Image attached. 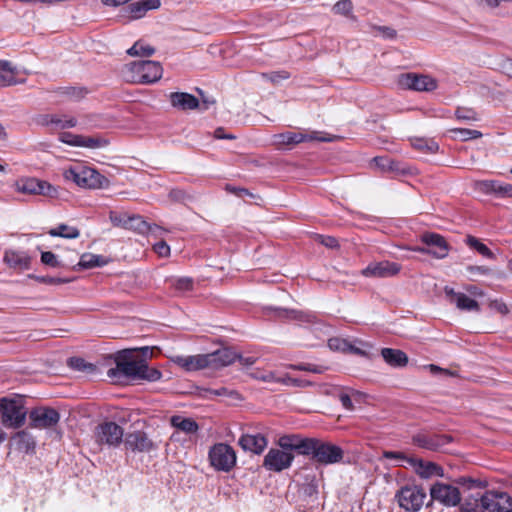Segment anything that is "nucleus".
I'll list each match as a JSON object with an SVG mask.
<instances>
[{"label": "nucleus", "mask_w": 512, "mask_h": 512, "mask_svg": "<svg viewBox=\"0 0 512 512\" xmlns=\"http://www.w3.org/2000/svg\"><path fill=\"white\" fill-rule=\"evenodd\" d=\"M250 376L253 379H256V380H259V381H263V382H267V383H271V382L277 383V379H278V376L274 372H272V371H264V370H261V369L254 370L253 372L250 373Z\"/></svg>", "instance_id": "nucleus-49"}, {"label": "nucleus", "mask_w": 512, "mask_h": 512, "mask_svg": "<svg viewBox=\"0 0 512 512\" xmlns=\"http://www.w3.org/2000/svg\"><path fill=\"white\" fill-rule=\"evenodd\" d=\"M400 265L395 262L381 261L370 263L366 268L361 271L365 277L385 278L391 277L400 272Z\"/></svg>", "instance_id": "nucleus-18"}, {"label": "nucleus", "mask_w": 512, "mask_h": 512, "mask_svg": "<svg viewBox=\"0 0 512 512\" xmlns=\"http://www.w3.org/2000/svg\"><path fill=\"white\" fill-rule=\"evenodd\" d=\"M209 461L217 471L229 472L236 465L235 450L226 443H216L209 450Z\"/></svg>", "instance_id": "nucleus-7"}, {"label": "nucleus", "mask_w": 512, "mask_h": 512, "mask_svg": "<svg viewBox=\"0 0 512 512\" xmlns=\"http://www.w3.org/2000/svg\"><path fill=\"white\" fill-rule=\"evenodd\" d=\"M453 132L462 140L467 141L471 139H478L482 137V133L478 130L459 128L453 130Z\"/></svg>", "instance_id": "nucleus-52"}, {"label": "nucleus", "mask_w": 512, "mask_h": 512, "mask_svg": "<svg viewBox=\"0 0 512 512\" xmlns=\"http://www.w3.org/2000/svg\"><path fill=\"white\" fill-rule=\"evenodd\" d=\"M123 435V428L112 421L103 422L95 429V440L99 445L118 446Z\"/></svg>", "instance_id": "nucleus-11"}, {"label": "nucleus", "mask_w": 512, "mask_h": 512, "mask_svg": "<svg viewBox=\"0 0 512 512\" xmlns=\"http://www.w3.org/2000/svg\"><path fill=\"white\" fill-rule=\"evenodd\" d=\"M465 243L471 249L476 250L483 257L488 259H495V254L491 251V249L475 236L467 235L465 238Z\"/></svg>", "instance_id": "nucleus-36"}, {"label": "nucleus", "mask_w": 512, "mask_h": 512, "mask_svg": "<svg viewBox=\"0 0 512 512\" xmlns=\"http://www.w3.org/2000/svg\"><path fill=\"white\" fill-rule=\"evenodd\" d=\"M238 444L243 450L259 455L266 449L268 440L260 433L244 434L240 437Z\"/></svg>", "instance_id": "nucleus-22"}, {"label": "nucleus", "mask_w": 512, "mask_h": 512, "mask_svg": "<svg viewBox=\"0 0 512 512\" xmlns=\"http://www.w3.org/2000/svg\"><path fill=\"white\" fill-rule=\"evenodd\" d=\"M169 100L174 108L179 110H193L199 106V100L192 94L186 92H172Z\"/></svg>", "instance_id": "nucleus-26"}, {"label": "nucleus", "mask_w": 512, "mask_h": 512, "mask_svg": "<svg viewBox=\"0 0 512 512\" xmlns=\"http://www.w3.org/2000/svg\"><path fill=\"white\" fill-rule=\"evenodd\" d=\"M294 453L283 451L280 448H271L264 456L262 466L271 472H281L291 467Z\"/></svg>", "instance_id": "nucleus-12"}, {"label": "nucleus", "mask_w": 512, "mask_h": 512, "mask_svg": "<svg viewBox=\"0 0 512 512\" xmlns=\"http://www.w3.org/2000/svg\"><path fill=\"white\" fill-rule=\"evenodd\" d=\"M162 377V373L160 370L154 367H149L145 360H142L140 374L138 379L146 380L149 382H155L160 380Z\"/></svg>", "instance_id": "nucleus-39"}, {"label": "nucleus", "mask_w": 512, "mask_h": 512, "mask_svg": "<svg viewBox=\"0 0 512 512\" xmlns=\"http://www.w3.org/2000/svg\"><path fill=\"white\" fill-rule=\"evenodd\" d=\"M451 442L452 437L448 434H439L428 431H421L412 437V443L415 446L430 451H439Z\"/></svg>", "instance_id": "nucleus-13"}, {"label": "nucleus", "mask_w": 512, "mask_h": 512, "mask_svg": "<svg viewBox=\"0 0 512 512\" xmlns=\"http://www.w3.org/2000/svg\"><path fill=\"white\" fill-rule=\"evenodd\" d=\"M18 445L20 450H24L28 452L29 450H33L35 448L34 438L26 431H19L13 437Z\"/></svg>", "instance_id": "nucleus-41"}, {"label": "nucleus", "mask_w": 512, "mask_h": 512, "mask_svg": "<svg viewBox=\"0 0 512 512\" xmlns=\"http://www.w3.org/2000/svg\"><path fill=\"white\" fill-rule=\"evenodd\" d=\"M64 176L67 180L75 182L81 188L97 189L108 183L106 177L98 171L87 166H75L66 170Z\"/></svg>", "instance_id": "nucleus-4"}, {"label": "nucleus", "mask_w": 512, "mask_h": 512, "mask_svg": "<svg viewBox=\"0 0 512 512\" xmlns=\"http://www.w3.org/2000/svg\"><path fill=\"white\" fill-rule=\"evenodd\" d=\"M456 483L459 485H462V486H466L468 489L485 488L488 485L487 481H485V480L474 479V478L465 477V476L459 477L456 480Z\"/></svg>", "instance_id": "nucleus-48"}, {"label": "nucleus", "mask_w": 512, "mask_h": 512, "mask_svg": "<svg viewBox=\"0 0 512 512\" xmlns=\"http://www.w3.org/2000/svg\"><path fill=\"white\" fill-rule=\"evenodd\" d=\"M168 197L172 201L183 202L187 198V194L184 190L175 188L170 190Z\"/></svg>", "instance_id": "nucleus-60"}, {"label": "nucleus", "mask_w": 512, "mask_h": 512, "mask_svg": "<svg viewBox=\"0 0 512 512\" xmlns=\"http://www.w3.org/2000/svg\"><path fill=\"white\" fill-rule=\"evenodd\" d=\"M314 239L316 242H318L330 249H338L340 247L337 238H335L333 236L315 234Z\"/></svg>", "instance_id": "nucleus-53"}, {"label": "nucleus", "mask_w": 512, "mask_h": 512, "mask_svg": "<svg viewBox=\"0 0 512 512\" xmlns=\"http://www.w3.org/2000/svg\"><path fill=\"white\" fill-rule=\"evenodd\" d=\"M16 69L9 61L0 60V87L10 86L16 83Z\"/></svg>", "instance_id": "nucleus-32"}, {"label": "nucleus", "mask_w": 512, "mask_h": 512, "mask_svg": "<svg viewBox=\"0 0 512 512\" xmlns=\"http://www.w3.org/2000/svg\"><path fill=\"white\" fill-rule=\"evenodd\" d=\"M129 217L130 215L127 213H118L111 211L109 214V219L113 226L121 227L124 229H127Z\"/></svg>", "instance_id": "nucleus-50"}, {"label": "nucleus", "mask_w": 512, "mask_h": 512, "mask_svg": "<svg viewBox=\"0 0 512 512\" xmlns=\"http://www.w3.org/2000/svg\"><path fill=\"white\" fill-rule=\"evenodd\" d=\"M211 357L208 354L176 356L173 362L187 372L210 369Z\"/></svg>", "instance_id": "nucleus-20"}, {"label": "nucleus", "mask_w": 512, "mask_h": 512, "mask_svg": "<svg viewBox=\"0 0 512 512\" xmlns=\"http://www.w3.org/2000/svg\"><path fill=\"white\" fill-rule=\"evenodd\" d=\"M381 356L392 367H405L408 363V356L399 349L383 348Z\"/></svg>", "instance_id": "nucleus-30"}, {"label": "nucleus", "mask_w": 512, "mask_h": 512, "mask_svg": "<svg viewBox=\"0 0 512 512\" xmlns=\"http://www.w3.org/2000/svg\"><path fill=\"white\" fill-rule=\"evenodd\" d=\"M30 426L37 429L52 428L58 424L60 415L57 410L49 407H38L29 413Z\"/></svg>", "instance_id": "nucleus-16"}, {"label": "nucleus", "mask_w": 512, "mask_h": 512, "mask_svg": "<svg viewBox=\"0 0 512 512\" xmlns=\"http://www.w3.org/2000/svg\"><path fill=\"white\" fill-rule=\"evenodd\" d=\"M376 167L382 172L392 173L394 175H406L409 170L402 166L399 161L393 160L386 156H377L373 158Z\"/></svg>", "instance_id": "nucleus-27"}, {"label": "nucleus", "mask_w": 512, "mask_h": 512, "mask_svg": "<svg viewBox=\"0 0 512 512\" xmlns=\"http://www.w3.org/2000/svg\"><path fill=\"white\" fill-rule=\"evenodd\" d=\"M498 180H482L476 183V187L479 191L485 194H496L498 195Z\"/></svg>", "instance_id": "nucleus-47"}, {"label": "nucleus", "mask_w": 512, "mask_h": 512, "mask_svg": "<svg viewBox=\"0 0 512 512\" xmlns=\"http://www.w3.org/2000/svg\"><path fill=\"white\" fill-rule=\"evenodd\" d=\"M26 410L17 400L0 399V423L5 428L17 429L21 427L26 419Z\"/></svg>", "instance_id": "nucleus-6"}, {"label": "nucleus", "mask_w": 512, "mask_h": 512, "mask_svg": "<svg viewBox=\"0 0 512 512\" xmlns=\"http://www.w3.org/2000/svg\"><path fill=\"white\" fill-rule=\"evenodd\" d=\"M308 447L305 456H310L319 465L339 463L344 457V451L340 446L318 438H310Z\"/></svg>", "instance_id": "nucleus-2"}, {"label": "nucleus", "mask_w": 512, "mask_h": 512, "mask_svg": "<svg viewBox=\"0 0 512 512\" xmlns=\"http://www.w3.org/2000/svg\"><path fill=\"white\" fill-rule=\"evenodd\" d=\"M4 261L11 268L27 270L30 268L31 257L23 251L9 250L4 254Z\"/></svg>", "instance_id": "nucleus-28"}, {"label": "nucleus", "mask_w": 512, "mask_h": 512, "mask_svg": "<svg viewBox=\"0 0 512 512\" xmlns=\"http://www.w3.org/2000/svg\"><path fill=\"white\" fill-rule=\"evenodd\" d=\"M418 467L424 469L423 471L419 472V474L422 477H429V476L433 475L437 470L440 469L437 464L432 463V462L425 463L424 461H423V466H418Z\"/></svg>", "instance_id": "nucleus-59"}, {"label": "nucleus", "mask_w": 512, "mask_h": 512, "mask_svg": "<svg viewBox=\"0 0 512 512\" xmlns=\"http://www.w3.org/2000/svg\"><path fill=\"white\" fill-rule=\"evenodd\" d=\"M421 242L430 248L431 256L443 259L448 256L450 245L445 237L435 232H425L420 237Z\"/></svg>", "instance_id": "nucleus-17"}, {"label": "nucleus", "mask_w": 512, "mask_h": 512, "mask_svg": "<svg viewBox=\"0 0 512 512\" xmlns=\"http://www.w3.org/2000/svg\"><path fill=\"white\" fill-rule=\"evenodd\" d=\"M41 262L45 265H48L50 267H57L59 265L56 256L54 253L47 251L42 252L41 254Z\"/></svg>", "instance_id": "nucleus-58"}, {"label": "nucleus", "mask_w": 512, "mask_h": 512, "mask_svg": "<svg viewBox=\"0 0 512 512\" xmlns=\"http://www.w3.org/2000/svg\"><path fill=\"white\" fill-rule=\"evenodd\" d=\"M225 190L230 192V193H232V194H235L238 197H244V196H250L251 195V193L249 192L248 189L240 188V187H235V186H232L230 184L226 185Z\"/></svg>", "instance_id": "nucleus-62"}, {"label": "nucleus", "mask_w": 512, "mask_h": 512, "mask_svg": "<svg viewBox=\"0 0 512 512\" xmlns=\"http://www.w3.org/2000/svg\"><path fill=\"white\" fill-rule=\"evenodd\" d=\"M208 356L211 357L210 369L213 370L231 365L237 360V353L229 348H223L212 353H208Z\"/></svg>", "instance_id": "nucleus-25"}, {"label": "nucleus", "mask_w": 512, "mask_h": 512, "mask_svg": "<svg viewBox=\"0 0 512 512\" xmlns=\"http://www.w3.org/2000/svg\"><path fill=\"white\" fill-rule=\"evenodd\" d=\"M48 234L52 237H62L66 239H75L80 236V231L74 226L67 224H60L55 228L48 231Z\"/></svg>", "instance_id": "nucleus-34"}, {"label": "nucleus", "mask_w": 512, "mask_h": 512, "mask_svg": "<svg viewBox=\"0 0 512 512\" xmlns=\"http://www.w3.org/2000/svg\"><path fill=\"white\" fill-rule=\"evenodd\" d=\"M431 500L427 503L430 506L433 501H437L446 507H455L460 504L461 493L459 489L450 484L436 482L430 488Z\"/></svg>", "instance_id": "nucleus-8"}, {"label": "nucleus", "mask_w": 512, "mask_h": 512, "mask_svg": "<svg viewBox=\"0 0 512 512\" xmlns=\"http://www.w3.org/2000/svg\"><path fill=\"white\" fill-rule=\"evenodd\" d=\"M398 83L402 88L419 92L433 91L437 87V82L432 77L415 73L401 74Z\"/></svg>", "instance_id": "nucleus-15"}, {"label": "nucleus", "mask_w": 512, "mask_h": 512, "mask_svg": "<svg viewBox=\"0 0 512 512\" xmlns=\"http://www.w3.org/2000/svg\"><path fill=\"white\" fill-rule=\"evenodd\" d=\"M124 445L132 452H149L153 449V442L143 431H134L126 435Z\"/></svg>", "instance_id": "nucleus-21"}, {"label": "nucleus", "mask_w": 512, "mask_h": 512, "mask_svg": "<svg viewBox=\"0 0 512 512\" xmlns=\"http://www.w3.org/2000/svg\"><path fill=\"white\" fill-rule=\"evenodd\" d=\"M77 147H86V148H100L104 147L108 144V141L99 136H83L81 135V139L79 142H74Z\"/></svg>", "instance_id": "nucleus-42"}, {"label": "nucleus", "mask_w": 512, "mask_h": 512, "mask_svg": "<svg viewBox=\"0 0 512 512\" xmlns=\"http://www.w3.org/2000/svg\"><path fill=\"white\" fill-rule=\"evenodd\" d=\"M427 494L425 489L416 484H406L395 494V499L400 508L407 512H418L422 508Z\"/></svg>", "instance_id": "nucleus-5"}, {"label": "nucleus", "mask_w": 512, "mask_h": 512, "mask_svg": "<svg viewBox=\"0 0 512 512\" xmlns=\"http://www.w3.org/2000/svg\"><path fill=\"white\" fill-rule=\"evenodd\" d=\"M107 264V260L101 255L84 253L78 262V266L82 269H90L94 267H102Z\"/></svg>", "instance_id": "nucleus-35"}, {"label": "nucleus", "mask_w": 512, "mask_h": 512, "mask_svg": "<svg viewBox=\"0 0 512 512\" xmlns=\"http://www.w3.org/2000/svg\"><path fill=\"white\" fill-rule=\"evenodd\" d=\"M500 197H512V184L499 182L498 195Z\"/></svg>", "instance_id": "nucleus-63"}, {"label": "nucleus", "mask_w": 512, "mask_h": 512, "mask_svg": "<svg viewBox=\"0 0 512 512\" xmlns=\"http://www.w3.org/2000/svg\"><path fill=\"white\" fill-rule=\"evenodd\" d=\"M17 190L24 194L44 195L53 197L56 195V189L47 181L39 180L33 177L21 178L16 182Z\"/></svg>", "instance_id": "nucleus-14"}, {"label": "nucleus", "mask_w": 512, "mask_h": 512, "mask_svg": "<svg viewBox=\"0 0 512 512\" xmlns=\"http://www.w3.org/2000/svg\"><path fill=\"white\" fill-rule=\"evenodd\" d=\"M262 77L274 84H278L283 80L289 79L291 74L286 70H279L270 73H263Z\"/></svg>", "instance_id": "nucleus-51"}, {"label": "nucleus", "mask_w": 512, "mask_h": 512, "mask_svg": "<svg viewBox=\"0 0 512 512\" xmlns=\"http://www.w3.org/2000/svg\"><path fill=\"white\" fill-rule=\"evenodd\" d=\"M162 73L161 64L151 60L133 61L120 69L121 78L128 83H155L162 77Z\"/></svg>", "instance_id": "nucleus-1"}, {"label": "nucleus", "mask_w": 512, "mask_h": 512, "mask_svg": "<svg viewBox=\"0 0 512 512\" xmlns=\"http://www.w3.org/2000/svg\"><path fill=\"white\" fill-rule=\"evenodd\" d=\"M360 395H361V393L359 391H355V390H351V394L346 393V392H341L339 394V400H340L342 406L346 410L352 411L354 409V405H353L351 397L352 396H360Z\"/></svg>", "instance_id": "nucleus-56"}, {"label": "nucleus", "mask_w": 512, "mask_h": 512, "mask_svg": "<svg viewBox=\"0 0 512 512\" xmlns=\"http://www.w3.org/2000/svg\"><path fill=\"white\" fill-rule=\"evenodd\" d=\"M142 360H133L128 352H124L116 359V367L108 370V376L116 378L125 376L132 379H138L140 374Z\"/></svg>", "instance_id": "nucleus-10"}, {"label": "nucleus", "mask_w": 512, "mask_h": 512, "mask_svg": "<svg viewBox=\"0 0 512 512\" xmlns=\"http://www.w3.org/2000/svg\"><path fill=\"white\" fill-rule=\"evenodd\" d=\"M155 49L145 44L143 41H136L132 47L127 50V54L130 56H141V57H149L153 55Z\"/></svg>", "instance_id": "nucleus-43"}, {"label": "nucleus", "mask_w": 512, "mask_h": 512, "mask_svg": "<svg viewBox=\"0 0 512 512\" xmlns=\"http://www.w3.org/2000/svg\"><path fill=\"white\" fill-rule=\"evenodd\" d=\"M153 250L160 257H167L170 255V247L164 240L155 243L153 245Z\"/></svg>", "instance_id": "nucleus-57"}, {"label": "nucleus", "mask_w": 512, "mask_h": 512, "mask_svg": "<svg viewBox=\"0 0 512 512\" xmlns=\"http://www.w3.org/2000/svg\"><path fill=\"white\" fill-rule=\"evenodd\" d=\"M315 138L311 135L303 134L300 132L286 131L274 135V143L280 147H292L296 144L314 140Z\"/></svg>", "instance_id": "nucleus-24"}, {"label": "nucleus", "mask_w": 512, "mask_h": 512, "mask_svg": "<svg viewBox=\"0 0 512 512\" xmlns=\"http://www.w3.org/2000/svg\"><path fill=\"white\" fill-rule=\"evenodd\" d=\"M352 9V2H336L332 8L335 14L353 18L351 15Z\"/></svg>", "instance_id": "nucleus-55"}, {"label": "nucleus", "mask_w": 512, "mask_h": 512, "mask_svg": "<svg viewBox=\"0 0 512 512\" xmlns=\"http://www.w3.org/2000/svg\"><path fill=\"white\" fill-rule=\"evenodd\" d=\"M288 367L292 370L306 371L315 374H322L328 369V367L324 365H317L312 363L290 364Z\"/></svg>", "instance_id": "nucleus-45"}, {"label": "nucleus", "mask_w": 512, "mask_h": 512, "mask_svg": "<svg viewBox=\"0 0 512 512\" xmlns=\"http://www.w3.org/2000/svg\"><path fill=\"white\" fill-rule=\"evenodd\" d=\"M467 271L470 274H481V275H489L491 273V269L487 266H478V265H470L467 267Z\"/></svg>", "instance_id": "nucleus-64"}, {"label": "nucleus", "mask_w": 512, "mask_h": 512, "mask_svg": "<svg viewBox=\"0 0 512 512\" xmlns=\"http://www.w3.org/2000/svg\"><path fill=\"white\" fill-rule=\"evenodd\" d=\"M277 383H280V384H283L286 386H294V387H301V388L313 385V383L308 380L294 378V377L289 376L288 374L278 377Z\"/></svg>", "instance_id": "nucleus-46"}, {"label": "nucleus", "mask_w": 512, "mask_h": 512, "mask_svg": "<svg viewBox=\"0 0 512 512\" xmlns=\"http://www.w3.org/2000/svg\"><path fill=\"white\" fill-rule=\"evenodd\" d=\"M172 286L179 292L191 291L193 289V280L189 277H182L173 280Z\"/></svg>", "instance_id": "nucleus-54"}, {"label": "nucleus", "mask_w": 512, "mask_h": 512, "mask_svg": "<svg viewBox=\"0 0 512 512\" xmlns=\"http://www.w3.org/2000/svg\"><path fill=\"white\" fill-rule=\"evenodd\" d=\"M101 4L115 11V17L119 21L129 22L142 18L149 10L158 9L161 2H101Z\"/></svg>", "instance_id": "nucleus-3"}, {"label": "nucleus", "mask_w": 512, "mask_h": 512, "mask_svg": "<svg viewBox=\"0 0 512 512\" xmlns=\"http://www.w3.org/2000/svg\"><path fill=\"white\" fill-rule=\"evenodd\" d=\"M41 123L58 129H66L75 127L77 120L74 117H68L66 115L47 114L42 117Z\"/></svg>", "instance_id": "nucleus-29"}, {"label": "nucleus", "mask_w": 512, "mask_h": 512, "mask_svg": "<svg viewBox=\"0 0 512 512\" xmlns=\"http://www.w3.org/2000/svg\"><path fill=\"white\" fill-rule=\"evenodd\" d=\"M445 294L460 310L480 311L479 303L464 293L455 292L452 288L445 287Z\"/></svg>", "instance_id": "nucleus-23"}, {"label": "nucleus", "mask_w": 512, "mask_h": 512, "mask_svg": "<svg viewBox=\"0 0 512 512\" xmlns=\"http://www.w3.org/2000/svg\"><path fill=\"white\" fill-rule=\"evenodd\" d=\"M485 512H512V497L504 491L487 490L481 495Z\"/></svg>", "instance_id": "nucleus-9"}, {"label": "nucleus", "mask_w": 512, "mask_h": 512, "mask_svg": "<svg viewBox=\"0 0 512 512\" xmlns=\"http://www.w3.org/2000/svg\"><path fill=\"white\" fill-rule=\"evenodd\" d=\"M459 512H485L484 504L481 501V495H471L460 501Z\"/></svg>", "instance_id": "nucleus-33"}, {"label": "nucleus", "mask_w": 512, "mask_h": 512, "mask_svg": "<svg viewBox=\"0 0 512 512\" xmlns=\"http://www.w3.org/2000/svg\"><path fill=\"white\" fill-rule=\"evenodd\" d=\"M310 438H304L299 434H287L279 437L277 445L283 451L297 452L300 455L305 456L309 444Z\"/></svg>", "instance_id": "nucleus-19"}, {"label": "nucleus", "mask_w": 512, "mask_h": 512, "mask_svg": "<svg viewBox=\"0 0 512 512\" xmlns=\"http://www.w3.org/2000/svg\"><path fill=\"white\" fill-rule=\"evenodd\" d=\"M59 139L61 142L65 143V144H68L71 146H76V144L74 142H79V139H81V135H76V134H72L69 132H65L60 135Z\"/></svg>", "instance_id": "nucleus-61"}, {"label": "nucleus", "mask_w": 512, "mask_h": 512, "mask_svg": "<svg viewBox=\"0 0 512 512\" xmlns=\"http://www.w3.org/2000/svg\"><path fill=\"white\" fill-rule=\"evenodd\" d=\"M412 146L418 151L424 152V153H436L439 149V145L434 140L424 139V138H417L412 141Z\"/></svg>", "instance_id": "nucleus-40"}, {"label": "nucleus", "mask_w": 512, "mask_h": 512, "mask_svg": "<svg viewBox=\"0 0 512 512\" xmlns=\"http://www.w3.org/2000/svg\"><path fill=\"white\" fill-rule=\"evenodd\" d=\"M170 423L172 427L186 434H194L199 429V425L194 419L183 417L181 415L172 416L170 418Z\"/></svg>", "instance_id": "nucleus-31"}, {"label": "nucleus", "mask_w": 512, "mask_h": 512, "mask_svg": "<svg viewBox=\"0 0 512 512\" xmlns=\"http://www.w3.org/2000/svg\"><path fill=\"white\" fill-rule=\"evenodd\" d=\"M127 230L134 231L139 234H146L150 231V225L140 215H130Z\"/></svg>", "instance_id": "nucleus-38"}, {"label": "nucleus", "mask_w": 512, "mask_h": 512, "mask_svg": "<svg viewBox=\"0 0 512 512\" xmlns=\"http://www.w3.org/2000/svg\"><path fill=\"white\" fill-rule=\"evenodd\" d=\"M383 457L385 459H388V460H394L397 463L405 461L409 465H411L412 467L423 466V460L422 459L408 457L403 452L384 451L383 452Z\"/></svg>", "instance_id": "nucleus-37"}, {"label": "nucleus", "mask_w": 512, "mask_h": 512, "mask_svg": "<svg viewBox=\"0 0 512 512\" xmlns=\"http://www.w3.org/2000/svg\"><path fill=\"white\" fill-rule=\"evenodd\" d=\"M88 91L84 87H61L58 94L69 100H80L87 95Z\"/></svg>", "instance_id": "nucleus-44"}]
</instances>
